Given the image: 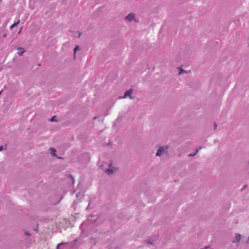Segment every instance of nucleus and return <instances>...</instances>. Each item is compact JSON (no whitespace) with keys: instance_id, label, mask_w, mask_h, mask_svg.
Masks as SVG:
<instances>
[{"instance_id":"obj_1","label":"nucleus","mask_w":249,"mask_h":249,"mask_svg":"<svg viewBox=\"0 0 249 249\" xmlns=\"http://www.w3.org/2000/svg\"><path fill=\"white\" fill-rule=\"evenodd\" d=\"M167 149V147H166L165 149L163 147H160V148L157 151L156 155L158 157L160 156L162 153H163L164 152H165V150H166Z\"/></svg>"},{"instance_id":"obj_2","label":"nucleus","mask_w":249,"mask_h":249,"mask_svg":"<svg viewBox=\"0 0 249 249\" xmlns=\"http://www.w3.org/2000/svg\"><path fill=\"white\" fill-rule=\"evenodd\" d=\"M235 237L234 238V240H233L232 241V243H236L237 242H239L241 240V235L240 234H239L238 233H235Z\"/></svg>"},{"instance_id":"obj_3","label":"nucleus","mask_w":249,"mask_h":249,"mask_svg":"<svg viewBox=\"0 0 249 249\" xmlns=\"http://www.w3.org/2000/svg\"><path fill=\"white\" fill-rule=\"evenodd\" d=\"M125 19L128 21H131L134 18V15L130 13L127 15L125 18Z\"/></svg>"},{"instance_id":"obj_4","label":"nucleus","mask_w":249,"mask_h":249,"mask_svg":"<svg viewBox=\"0 0 249 249\" xmlns=\"http://www.w3.org/2000/svg\"><path fill=\"white\" fill-rule=\"evenodd\" d=\"M133 92V90L132 89H130L129 90L126 91L124 94V96L123 97V98H125L127 97V96H129V95H131Z\"/></svg>"},{"instance_id":"obj_5","label":"nucleus","mask_w":249,"mask_h":249,"mask_svg":"<svg viewBox=\"0 0 249 249\" xmlns=\"http://www.w3.org/2000/svg\"><path fill=\"white\" fill-rule=\"evenodd\" d=\"M50 151L52 156L56 157L55 154L56 150L54 148H50Z\"/></svg>"},{"instance_id":"obj_6","label":"nucleus","mask_w":249,"mask_h":249,"mask_svg":"<svg viewBox=\"0 0 249 249\" xmlns=\"http://www.w3.org/2000/svg\"><path fill=\"white\" fill-rule=\"evenodd\" d=\"M19 22H20V20H18L17 22H15L13 24H12V25L10 26V29H13V28H14V27H16V26H17V25L19 24Z\"/></svg>"},{"instance_id":"obj_7","label":"nucleus","mask_w":249,"mask_h":249,"mask_svg":"<svg viewBox=\"0 0 249 249\" xmlns=\"http://www.w3.org/2000/svg\"><path fill=\"white\" fill-rule=\"evenodd\" d=\"M106 172L107 175H111L113 173V170L112 169H107L106 170Z\"/></svg>"},{"instance_id":"obj_8","label":"nucleus","mask_w":249,"mask_h":249,"mask_svg":"<svg viewBox=\"0 0 249 249\" xmlns=\"http://www.w3.org/2000/svg\"><path fill=\"white\" fill-rule=\"evenodd\" d=\"M201 148H202V147H200L199 148V149H196V153L195 154H190L189 155V157H193V156H194L195 155H196L197 153V152H198L199 150L201 149Z\"/></svg>"},{"instance_id":"obj_9","label":"nucleus","mask_w":249,"mask_h":249,"mask_svg":"<svg viewBox=\"0 0 249 249\" xmlns=\"http://www.w3.org/2000/svg\"><path fill=\"white\" fill-rule=\"evenodd\" d=\"M183 72H186V71L183 70L182 69H181L179 72H178V74L180 75Z\"/></svg>"},{"instance_id":"obj_10","label":"nucleus","mask_w":249,"mask_h":249,"mask_svg":"<svg viewBox=\"0 0 249 249\" xmlns=\"http://www.w3.org/2000/svg\"><path fill=\"white\" fill-rule=\"evenodd\" d=\"M55 117H56L55 116H53V117H52V118L50 119V120L51 122H54V121H55V120H55Z\"/></svg>"},{"instance_id":"obj_11","label":"nucleus","mask_w":249,"mask_h":249,"mask_svg":"<svg viewBox=\"0 0 249 249\" xmlns=\"http://www.w3.org/2000/svg\"><path fill=\"white\" fill-rule=\"evenodd\" d=\"M63 243H59L58 244H57V246H56V249H59V247L60 246H61L62 245H63Z\"/></svg>"},{"instance_id":"obj_12","label":"nucleus","mask_w":249,"mask_h":249,"mask_svg":"<svg viewBox=\"0 0 249 249\" xmlns=\"http://www.w3.org/2000/svg\"><path fill=\"white\" fill-rule=\"evenodd\" d=\"M24 53V51H22L21 52H18V53L19 56H22Z\"/></svg>"},{"instance_id":"obj_13","label":"nucleus","mask_w":249,"mask_h":249,"mask_svg":"<svg viewBox=\"0 0 249 249\" xmlns=\"http://www.w3.org/2000/svg\"><path fill=\"white\" fill-rule=\"evenodd\" d=\"M80 50V48L79 46H76L74 49V53L77 51Z\"/></svg>"},{"instance_id":"obj_14","label":"nucleus","mask_w":249,"mask_h":249,"mask_svg":"<svg viewBox=\"0 0 249 249\" xmlns=\"http://www.w3.org/2000/svg\"><path fill=\"white\" fill-rule=\"evenodd\" d=\"M25 234H26L27 236H30L31 235L30 232H27V231H26L25 232Z\"/></svg>"},{"instance_id":"obj_15","label":"nucleus","mask_w":249,"mask_h":249,"mask_svg":"<svg viewBox=\"0 0 249 249\" xmlns=\"http://www.w3.org/2000/svg\"><path fill=\"white\" fill-rule=\"evenodd\" d=\"M248 187L247 185H245L244 186V187H243V188L241 189V190H245L247 187Z\"/></svg>"},{"instance_id":"obj_16","label":"nucleus","mask_w":249,"mask_h":249,"mask_svg":"<svg viewBox=\"0 0 249 249\" xmlns=\"http://www.w3.org/2000/svg\"><path fill=\"white\" fill-rule=\"evenodd\" d=\"M70 177L71 178L72 182L73 183H74V178H73V177L71 175L70 176Z\"/></svg>"},{"instance_id":"obj_17","label":"nucleus","mask_w":249,"mask_h":249,"mask_svg":"<svg viewBox=\"0 0 249 249\" xmlns=\"http://www.w3.org/2000/svg\"><path fill=\"white\" fill-rule=\"evenodd\" d=\"M146 241H147V242L148 244H153L152 242H151V241L150 240H147Z\"/></svg>"},{"instance_id":"obj_18","label":"nucleus","mask_w":249,"mask_h":249,"mask_svg":"<svg viewBox=\"0 0 249 249\" xmlns=\"http://www.w3.org/2000/svg\"><path fill=\"white\" fill-rule=\"evenodd\" d=\"M129 97L130 99H133L134 97L132 96L131 95H129Z\"/></svg>"},{"instance_id":"obj_19","label":"nucleus","mask_w":249,"mask_h":249,"mask_svg":"<svg viewBox=\"0 0 249 249\" xmlns=\"http://www.w3.org/2000/svg\"><path fill=\"white\" fill-rule=\"evenodd\" d=\"M3 146H0V151H1L3 150Z\"/></svg>"},{"instance_id":"obj_20","label":"nucleus","mask_w":249,"mask_h":249,"mask_svg":"<svg viewBox=\"0 0 249 249\" xmlns=\"http://www.w3.org/2000/svg\"><path fill=\"white\" fill-rule=\"evenodd\" d=\"M214 129H215L216 128V127H217V124H216L215 123H214Z\"/></svg>"},{"instance_id":"obj_21","label":"nucleus","mask_w":249,"mask_h":249,"mask_svg":"<svg viewBox=\"0 0 249 249\" xmlns=\"http://www.w3.org/2000/svg\"><path fill=\"white\" fill-rule=\"evenodd\" d=\"M205 249H212L210 247H206Z\"/></svg>"},{"instance_id":"obj_22","label":"nucleus","mask_w":249,"mask_h":249,"mask_svg":"<svg viewBox=\"0 0 249 249\" xmlns=\"http://www.w3.org/2000/svg\"><path fill=\"white\" fill-rule=\"evenodd\" d=\"M81 35V33H79V35H78V37H79Z\"/></svg>"},{"instance_id":"obj_23","label":"nucleus","mask_w":249,"mask_h":249,"mask_svg":"<svg viewBox=\"0 0 249 249\" xmlns=\"http://www.w3.org/2000/svg\"><path fill=\"white\" fill-rule=\"evenodd\" d=\"M18 50H23V49L22 48H18Z\"/></svg>"},{"instance_id":"obj_24","label":"nucleus","mask_w":249,"mask_h":249,"mask_svg":"<svg viewBox=\"0 0 249 249\" xmlns=\"http://www.w3.org/2000/svg\"><path fill=\"white\" fill-rule=\"evenodd\" d=\"M57 158L58 159H63L62 157H57Z\"/></svg>"},{"instance_id":"obj_25","label":"nucleus","mask_w":249,"mask_h":249,"mask_svg":"<svg viewBox=\"0 0 249 249\" xmlns=\"http://www.w3.org/2000/svg\"><path fill=\"white\" fill-rule=\"evenodd\" d=\"M5 36H6V35H3V37H5Z\"/></svg>"},{"instance_id":"obj_26","label":"nucleus","mask_w":249,"mask_h":249,"mask_svg":"<svg viewBox=\"0 0 249 249\" xmlns=\"http://www.w3.org/2000/svg\"><path fill=\"white\" fill-rule=\"evenodd\" d=\"M1 92H2V91H0V94H1Z\"/></svg>"},{"instance_id":"obj_27","label":"nucleus","mask_w":249,"mask_h":249,"mask_svg":"<svg viewBox=\"0 0 249 249\" xmlns=\"http://www.w3.org/2000/svg\"><path fill=\"white\" fill-rule=\"evenodd\" d=\"M248 240H249V239H248Z\"/></svg>"},{"instance_id":"obj_28","label":"nucleus","mask_w":249,"mask_h":249,"mask_svg":"<svg viewBox=\"0 0 249 249\" xmlns=\"http://www.w3.org/2000/svg\"><path fill=\"white\" fill-rule=\"evenodd\" d=\"M0 1H1V0H0Z\"/></svg>"}]
</instances>
